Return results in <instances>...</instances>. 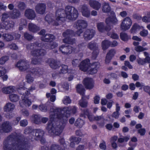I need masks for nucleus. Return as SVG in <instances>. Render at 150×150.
Listing matches in <instances>:
<instances>
[{"instance_id": "nucleus-7", "label": "nucleus", "mask_w": 150, "mask_h": 150, "mask_svg": "<svg viewBox=\"0 0 150 150\" xmlns=\"http://www.w3.org/2000/svg\"><path fill=\"white\" fill-rule=\"evenodd\" d=\"M16 66L20 71H30V72L35 77L38 76L40 75V70L38 68L29 69V66L28 62L25 59L20 60L16 64Z\"/></svg>"}, {"instance_id": "nucleus-32", "label": "nucleus", "mask_w": 150, "mask_h": 150, "mask_svg": "<svg viewBox=\"0 0 150 150\" xmlns=\"http://www.w3.org/2000/svg\"><path fill=\"white\" fill-rule=\"evenodd\" d=\"M143 28L142 26H140L137 23L134 24L130 30L131 32L132 33H135L140 29Z\"/></svg>"}, {"instance_id": "nucleus-29", "label": "nucleus", "mask_w": 150, "mask_h": 150, "mask_svg": "<svg viewBox=\"0 0 150 150\" xmlns=\"http://www.w3.org/2000/svg\"><path fill=\"white\" fill-rule=\"evenodd\" d=\"M120 109V107L119 104L117 103L116 104L115 111L112 114V117L115 119H118L120 115L119 111Z\"/></svg>"}, {"instance_id": "nucleus-52", "label": "nucleus", "mask_w": 150, "mask_h": 150, "mask_svg": "<svg viewBox=\"0 0 150 150\" xmlns=\"http://www.w3.org/2000/svg\"><path fill=\"white\" fill-rule=\"evenodd\" d=\"M137 141V139L136 137H133L131 139V142H130L129 143V144L131 146H133L134 147H135L136 146V143H134V144H133L132 143V142H136Z\"/></svg>"}, {"instance_id": "nucleus-11", "label": "nucleus", "mask_w": 150, "mask_h": 150, "mask_svg": "<svg viewBox=\"0 0 150 150\" xmlns=\"http://www.w3.org/2000/svg\"><path fill=\"white\" fill-rule=\"evenodd\" d=\"M76 88L77 92L83 96L81 99L79 101V105L83 108L86 107L87 106V103L85 100L86 98L88 99L89 98V96H83L85 90L82 84L78 85L76 86Z\"/></svg>"}, {"instance_id": "nucleus-47", "label": "nucleus", "mask_w": 150, "mask_h": 150, "mask_svg": "<svg viewBox=\"0 0 150 150\" xmlns=\"http://www.w3.org/2000/svg\"><path fill=\"white\" fill-rule=\"evenodd\" d=\"M48 45L49 46L47 45L45 46L46 47V49H53L55 47H57L58 46V45L56 42H53L50 45Z\"/></svg>"}, {"instance_id": "nucleus-44", "label": "nucleus", "mask_w": 150, "mask_h": 150, "mask_svg": "<svg viewBox=\"0 0 150 150\" xmlns=\"http://www.w3.org/2000/svg\"><path fill=\"white\" fill-rule=\"evenodd\" d=\"M63 103L65 105L70 104L71 100L69 98L68 96H65L62 100Z\"/></svg>"}, {"instance_id": "nucleus-49", "label": "nucleus", "mask_w": 150, "mask_h": 150, "mask_svg": "<svg viewBox=\"0 0 150 150\" xmlns=\"http://www.w3.org/2000/svg\"><path fill=\"white\" fill-rule=\"evenodd\" d=\"M21 114L25 117H28L29 115V113L28 110L24 109L21 110Z\"/></svg>"}, {"instance_id": "nucleus-15", "label": "nucleus", "mask_w": 150, "mask_h": 150, "mask_svg": "<svg viewBox=\"0 0 150 150\" xmlns=\"http://www.w3.org/2000/svg\"><path fill=\"white\" fill-rule=\"evenodd\" d=\"M87 22L83 20L80 19L77 20L74 24V27L77 29L86 28L87 26Z\"/></svg>"}, {"instance_id": "nucleus-38", "label": "nucleus", "mask_w": 150, "mask_h": 150, "mask_svg": "<svg viewBox=\"0 0 150 150\" xmlns=\"http://www.w3.org/2000/svg\"><path fill=\"white\" fill-rule=\"evenodd\" d=\"M9 98L11 101L14 102L18 101L19 99V97L17 95L13 93L10 94Z\"/></svg>"}, {"instance_id": "nucleus-3", "label": "nucleus", "mask_w": 150, "mask_h": 150, "mask_svg": "<svg viewBox=\"0 0 150 150\" xmlns=\"http://www.w3.org/2000/svg\"><path fill=\"white\" fill-rule=\"evenodd\" d=\"M28 141L21 139L16 133L9 135L5 139L3 144L4 150H23L28 146Z\"/></svg>"}, {"instance_id": "nucleus-42", "label": "nucleus", "mask_w": 150, "mask_h": 150, "mask_svg": "<svg viewBox=\"0 0 150 150\" xmlns=\"http://www.w3.org/2000/svg\"><path fill=\"white\" fill-rule=\"evenodd\" d=\"M120 38L123 41H126L128 40L130 38L128 36L127 34L122 32L120 33Z\"/></svg>"}, {"instance_id": "nucleus-23", "label": "nucleus", "mask_w": 150, "mask_h": 150, "mask_svg": "<svg viewBox=\"0 0 150 150\" xmlns=\"http://www.w3.org/2000/svg\"><path fill=\"white\" fill-rule=\"evenodd\" d=\"M139 42H137L134 41L133 43V45L135 46L134 50L137 52H140L148 50V48L146 47L139 45Z\"/></svg>"}, {"instance_id": "nucleus-19", "label": "nucleus", "mask_w": 150, "mask_h": 150, "mask_svg": "<svg viewBox=\"0 0 150 150\" xmlns=\"http://www.w3.org/2000/svg\"><path fill=\"white\" fill-rule=\"evenodd\" d=\"M97 27L99 31L101 32H104L105 31L109 32L111 29L110 26H107L105 27L104 23L102 22H100L97 23Z\"/></svg>"}, {"instance_id": "nucleus-4", "label": "nucleus", "mask_w": 150, "mask_h": 150, "mask_svg": "<svg viewBox=\"0 0 150 150\" xmlns=\"http://www.w3.org/2000/svg\"><path fill=\"white\" fill-rule=\"evenodd\" d=\"M41 44L37 42L28 44L27 48L30 52L31 55L33 57L31 58V63L34 64H40L42 62V59L38 58L39 56H43L46 53V51L43 49H41Z\"/></svg>"}, {"instance_id": "nucleus-16", "label": "nucleus", "mask_w": 150, "mask_h": 150, "mask_svg": "<svg viewBox=\"0 0 150 150\" xmlns=\"http://www.w3.org/2000/svg\"><path fill=\"white\" fill-rule=\"evenodd\" d=\"M84 85L87 89H91L94 87V81L93 79L89 78L85 79L83 81Z\"/></svg>"}, {"instance_id": "nucleus-12", "label": "nucleus", "mask_w": 150, "mask_h": 150, "mask_svg": "<svg viewBox=\"0 0 150 150\" xmlns=\"http://www.w3.org/2000/svg\"><path fill=\"white\" fill-rule=\"evenodd\" d=\"M132 21L130 18L127 17L122 21L120 24V29L123 30L129 29L132 25Z\"/></svg>"}, {"instance_id": "nucleus-59", "label": "nucleus", "mask_w": 150, "mask_h": 150, "mask_svg": "<svg viewBox=\"0 0 150 150\" xmlns=\"http://www.w3.org/2000/svg\"><path fill=\"white\" fill-rule=\"evenodd\" d=\"M20 125L22 127H25L28 124L27 121L26 120H21L20 122Z\"/></svg>"}, {"instance_id": "nucleus-63", "label": "nucleus", "mask_w": 150, "mask_h": 150, "mask_svg": "<svg viewBox=\"0 0 150 150\" xmlns=\"http://www.w3.org/2000/svg\"><path fill=\"white\" fill-rule=\"evenodd\" d=\"M99 147L101 149L105 150L106 147L105 142L104 141L102 143L100 144Z\"/></svg>"}, {"instance_id": "nucleus-14", "label": "nucleus", "mask_w": 150, "mask_h": 150, "mask_svg": "<svg viewBox=\"0 0 150 150\" xmlns=\"http://www.w3.org/2000/svg\"><path fill=\"white\" fill-rule=\"evenodd\" d=\"M11 125L9 122H5L0 125V133H8L11 132Z\"/></svg>"}, {"instance_id": "nucleus-35", "label": "nucleus", "mask_w": 150, "mask_h": 150, "mask_svg": "<svg viewBox=\"0 0 150 150\" xmlns=\"http://www.w3.org/2000/svg\"><path fill=\"white\" fill-rule=\"evenodd\" d=\"M110 41L107 40H105L101 43L102 49L104 50L107 49L110 46Z\"/></svg>"}, {"instance_id": "nucleus-27", "label": "nucleus", "mask_w": 150, "mask_h": 150, "mask_svg": "<svg viewBox=\"0 0 150 150\" xmlns=\"http://www.w3.org/2000/svg\"><path fill=\"white\" fill-rule=\"evenodd\" d=\"M81 12L82 15L85 17H88L90 15V11L88 10V7L86 5L82 6Z\"/></svg>"}, {"instance_id": "nucleus-20", "label": "nucleus", "mask_w": 150, "mask_h": 150, "mask_svg": "<svg viewBox=\"0 0 150 150\" xmlns=\"http://www.w3.org/2000/svg\"><path fill=\"white\" fill-rule=\"evenodd\" d=\"M50 65V67L53 69H56L58 68L60 66L59 62L52 59H49L46 61Z\"/></svg>"}, {"instance_id": "nucleus-22", "label": "nucleus", "mask_w": 150, "mask_h": 150, "mask_svg": "<svg viewBox=\"0 0 150 150\" xmlns=\"http://www.w3.org/2000/svg\"><path fill=\"white\" fill-rule=\"evenodd\" d=\"M46 5L44 4L40 3L38 4L35 7L36 11L40 14H43L45 10Z\"/></svg>"}, {"instance_id": "nucleus-24", "label": "nucleus", "mask_w": 150, "mask_h": 150, "mask_svg": "<svg viewBox=\"0 0 150 150\" xmlns=\"http://www.w3.org/2000/svg\"><path fill=\"white\" fill-rule=\"evenodd\" d=\"M113 16L112 18L108 17L106 18L105 23L107 25L110 26V25L111 23L114 24H117V23L118 20L116 17L115 13H113Z\"/></svg>"}, {"instance_id": "nucleus-51", "label": "nucleus", "mask_w": 150, "mask_h": 150, "mask_svg": "<svg viewBox=\"0 0 150 150\" xmlns=\"http://www.w3.org/2000/svg\"><path fill=\"white\" fill-rule=\"evenodd\" d=\"M24 37L25 39L29 40H31L33 38V36L28 33H24Z\"/></svg>"}, {"instance_id": "nucleus-61", "label": "nucleus", "mask_w": 150, "mask_h": 150, "mask_svg": "<svg viewBox=\"0 0 150 150\" xmlns=\"http://www.w3.org/2000/svg\"><path fill=\"white\" fill-rule=\"evenodd\" d=\"M79 62V60L77 59H74L72 62V65L73 66H76Z\"/></svg>"}, {"instance_id": "nucleus-50", "label": "nucleus", "mask_w": 150, "mask_h": 150, "mask_svg": "<svg viewBox=\"0 0 150 150\" xmlns=\"http://www.w3.org/2000/svg\"><path fill=\"white\" fill-rule=\"evenodd\" d=\"M26 79L27 82L29 83H31L34 81L33 78L30 74L27 75Z\"/></svg>"}, {"instance_id": "nucleus-13", "label": "nucleus", "mask_w": 150, "mask_h": 150, "mask_svg": "<svg viewBox=\"0 0 150 150\" xmlns=\"http://www.w3.org/2000/svg\"><path fill=\"white\" fill-rule=\"evenodd\" d=\"M34 132L35 133V135H33L31 137H29V139H33L36 140L40 139L41 142L42 143L45 142V140L42 139V137L43 136L44 134V132L43 130L40 129H36L34 130Z\"/></svg>"}, {"instance_id": "nucleus-6", "label": "nucleus", "mask_w": 150, "mask_h": 150, "mask_svg": "<svg viewBox=\"0 0 150 150\" xmlns=\"http://www.w3.org/2000/svg\"><path fill=\"white\" fill-rule=\"evenodd\" d=\"M90 63V60L88 59L83 60L79 65L80 69L83 71H88L89 74H93L96 73L98 69L100 66V64L98 62H95L89 67Z\"/></svg>"}, {"instance_id": "nucleus-10", "label": "nucleus", "mask_w": 150, "mask_h": 150, "mask_svg": "<svg viewBox=\"0 0 150 150\" xmlns=\"http://www.w3.org/2000/svg\"><path fill=\"white\" fill-rule=\"evenodd\" d=\"M63 36L65 37L63 41L65 43L72 45L75 42V40L74 39H71V38L75 35L74 31L71 30H67L64 32L62 34Z\"/></svg>"}, {"instance_id": "nucleus-5", "label": "nucleus", "mask_w": 150, "mask_h": 150, "mask_svg": "<svg viewBox=\"0 0 150 150\" xmlns=\"http://www.w3.org/2000/svg\"><path fill=\"white\" fill-rule=\"evenodd\" d=\"M35 89L34 87H31L30 89H27L23 87V83L21 87L18 88V91L20 94H22L21 97V100L20 101V105L22 107H25L30 106L32 104L31 101L29 99L28 96L30 94V92Z\"/></svg>"}, {"instance_id": "nucleus-62", "label": "nucleus", "mask_w": 150, "mask_h": 150, "mask_svg": "<svg viewBox=\"0 0 150 150\" xmlns=\"http://www.w3.org/2000/svg\"><path fill=\"white\" fill-rule=\"evenodd\" d=\"M142 21L145 23L150 22V17L148 16H144L142 18Z\"/></svg>"}, {"instance_id": "nucleus-2", "label": "nucleus", "mask_w": 150, "mask_h": 150, "mask_svg": "<svg viewBox=\"0 0 150 150\" xmlns=\"http://www.w3.org/2000/svg\"><path fill=\"white\" fill-rule=\"evenodd\" d=\"M78 16L77 10L74 7L67 6L65 10L61 8L57 9L54 16L52 13L47 15L45 20L50 24L57 26L65 21L66 19L74 20Z\"/></svg>"}, {"instance_id": "nucleus-31", "label": "nucleus", "mask_w": 150, "mask_h": 150, "mask_svg": "<svg viewBox=\"0 0 150 150\" xmlns=\"http://www.w3.org/2000/svg\"><path fill=\"white\" fill-rule=\"evenodd\" d=\"M3 39L6 41H10L14 39L13 33H4L2 35Z\"/></svg>"}, {"instance_id": "nucleus-53", "label": "nucleus", "mask_w": 150, "mask_h": 150, "mask_svg": "<svg viewBox=\"0 0 150 150\" xmlns=\"http://www.w3.org/2000/svg\"><path fill=\"white\" fill-rule=\"evenodd\" d=\"M6 72V70L4 67H0V77L5 74Z\"/></svg>"}, {"instance_id": "nucleus-9", "label": "nucleus", "mask_w": 150, "mask_h": 150, "mask_svg": "<svg viewBox=\"0 0 150 150\" xmlns=\"http://www.w3.org/2000/svg\"><path fill=\"white\" fill-rule=\"evenodd\" d=\"M10 13L8 12L4 13L2 14L1 20L3 25L1 28L7 30L13 27L14 24L13 22L6 21L10 17Z\"/></svg>"}, {"instance_id": "nucleus-1", "label": "nucleus", "mask_w": 150, "mask_h": 150, "mask_svg": "<svg viewBox=\"0 0 150 150\" xmlns=\"http://www.w3.org/2000/svg\"><path fill=\"white\" fill-rule=\"evenodd\" d=\"M77 109L74 106L65 107L62 109L55 107L50 110V120L46 129L50 135H59L67 121V117L76 112Z\"/></svg>"}, {"instance_id": "nucleus-26", "label": "nucleus", "mask_w": 150, "mask_h": 150, "mask_svg": "<svg viewBox=\"0 0 150 150\" xmlns=\"http://www.w3.org/2000/svg\"><path fill=\"white\" fill-rule=\"evenodd\" d=\"M25 15L28 18L32 19L35 17V13L32 9H29L25 11Z\"/></svg>"}, {"instance_id": "nucleus-60", "label": "nucleus", "mask_w": 150, "mask_h": 150, "mask_svg": "<svg viewBox=\"0 0 150 150\" xmlns=\"http://www.w3.org/2000/svg\"><path fill=\"white\" fill-rule=\"evenodd\" d=\"M137 61L139 65H143L145 63V61L144 59H142L139 58L137 59Z\"/></svg>"}, {"instance_id": "nucleus-58", "label": "nucleus", "mask_w": 150, "mask_h": 150, "mask_svg": "<svg viewBox=\"0 0 150 150\" xmlns=\"http://www.w3.org/2000/svg\"><path fill=\"white\" fill-rule=\"evenodd\" d=\"M39 108L43 112H46L47 110V107L45 105H41L39 106Z\"/></svg>"}, {"instance_id": "nucleus-43", "label": "nucleus", "mask_w": 150, "mask_h": 150, "mask_svg": "<svg viewBox=\"0 0 150 150\" xmlns=\"http://www.w3.org/2000/svg\"><path fill=\"white\" fill-rule=\"evenodd\" d=\"M69 70H68V66L64 65L62 66V69H60V73L65 74L69 72Z\"/></svg>"}, {"instance_id": "nucleus-55", "label": "nucleus", "mask_w": 150, "mask_h": 150, "mask_svg": "<svg viewBox=\"0 0 150 150\" xmlns=\"http://www.w3.org/2000/svg\"><path fill=\"white\" fill-rule=\"evenodd\" d=\"M129 139V137H125L123 138H120L118 139V142H127Z\"/></svg>"}, {"instance_id": "nucleus-41", "label": "nucleus", "mask_w": 150, "mask_h": 150, "mask_svg": "<svg viewBox=\"0 0 150 150\" xmlns=\"http://www.w3.org/2000/svg\"><path fill=\"white\" fill-rule=\"evenodd\" d=\"M20 15V13L19 11L17 10H14L11 14V16L12 18H17Z\"/></svg>"}, {"instance_id": "nucleus-17", "label": "nucleus", "mask_w": 150, "mask_h": 150, "mask_svg": "<svg viewBox=\"0 0 150 150\" xmlns=\"http://www.w3.org/2000/svg\"><path fill=\"white\" fill-rule=\"evenodd\" d=\"M95 33V31L93 29L87 30L84 33V39L86 40H91L93 37Z\"/></svg>"}, {"instance_id": "nucleus-34", "label": "nucleus", "mask_w": 150, "mask_h": 150, "mask_svg": "<svg viewBox=\"0 0 150 150\" xmlns=\"http://www.w3.org/2000/svg\"><path fill=\"white\" fill-rule=\"evenodd\" d=\"M71 143L70 146L71 147H74V145H72V144L74 142L76 144H78L81 141V139L79 138H77L76 137H72L70 138Z\"/></svg>"}, {"instance_id": "nucleus-21", "label": "nucleus", "mask_w": 150, "mask_h": 150, "mask_svg": "<svg viewBox=\"0 0 150 150\" xmlns=\"http://www.w3.org/2000/svg\"><path fill=\"white\" fill-rule=\"evenodd\" d=\"M20 87H21V85L19 86L18 87L16 88L13 86H10L8 87H4L2 88V92L6 94H8L10 93L14 92L17 90L18 88Z\"/></svg>"}, {"instance_id": "nucleus-33", "label": "nucleus", "mask_w": 150, "mask_h": 150, "mask_svg": "<svg viewBox=\"0 0 150 150\" xmlns=\"http://www.w3.org/2000/svg\"><path fill=\"white\" fill-rule=\"evenodd\" d=\"M15 107L14 105L12 103H8L4 106V109L5 111L11 112L13 110Z\"/></svg>"}, {"instance_id": "nucleus-36", "label": "nucleus", "mask_w": 150, "mask_h": 150, "mask_svg": "<svg viewBox=\"0 0 150 150\" xmlns=\"http://www.w3.org/2000/svg\"><path fill=\"white\" fill-rule=\"evenodd\" d=\"M41 117L39 115H33L32 119L34 123L36 124H40L41 123Z\"/></svg>"}, {"instance_id": "nucleus-40", "label": "nucleus", "mask_w": 150, "mask_h": 150, "mask_svg": "<svg viewBox=\"0 0 150 150\" xmlns=\"http://www.w3.org/2000/svg\"><path fill=\"white\" fill-rule=\"evenodd\" d=\"M88 118L91 121H93L94 120H99L102 118L101 116H98L96 117H94L92 115L90 114L88 116Z\"/></svg>"}, {"instance_id": "nucleus-30", "label": "nucleus", "mask_w": 150, "mask_h": 150, "mask_svg": "<svg viewBox=\"0 0 150 150\" xmlns=\"http://www.w3.org/2000/svg\"><path fill=\"white\" fill-rule=\"evenodd\" d=\"M28 28L30 31L33 33L36 32L40 29L39 27L32 23L29 24Z\"/></svg>"}, {"instance_id": "nucleus-28", "label": "nucleus", "mask_w": 150, "mask_h": 150, "mask_svg": "<svg viewBox=\"0 0 150 150\" xmlns=\"http://www.w3.org/2000/svg\"><path fill=\"white\" fill-rule=\"evenodd\" d=\"M54 39V36L51 34H46L44 36H42L41 40L45 42H50Z\"/></svg>"}, {"instance_id": "nucleus-48", "label": "nucleus", "mask_w": 150, "mask_h": 150, "mask_svg": "<svg viewBox=\"0 0 150 150\" xmlns=\"http://www.w3.org/2000/svg\"><path fill=\"white\" fill-rule=\"evenodd\" d=\"M7 47L11 49L14 50H17L18 49V47L14 43L8 44Z\"/></svg>"}, {"instance_id": "nucleus-18", "label": "nucleus", "mask_w": 150, "mask_h": 150, "mask_svg": "<svg viewBox=\"0 0 150 150\" xmlns=\"http://www.w3.org/2000/svg\"><path fill=\"white\" fill-rule=\"evenodd\" d=\"M91 50H93V54L95 56L97 55L99 53L98 45L94 42H91L89 43L87 46Z\"/></svg>"}, {"instance_id": "nucleus-56", "label": "nucleus", "mask_w": 150, "mask_h": 150, "mask_svg": "<svg viewBox=\"0 0 150 150\" xmlns=\"http://www.w3.org/2000/svg\"><path fill=\"white\" fill-rule=\"evenodd\" d=\"M148 34V31L146 30H143L140 33V35L143 37L146 36Z\"/></svg>"}, {"instance_id": "nucleus-64", "label": "nucleus", "mask_w": 150, "mask_h": 150, "mask_svg": "<svg viewBox=\"0 0 150 150\" xmlns=\"http://www.w3.org/2000/svg\"><path fill=\"white\" fill-rule=\"evenodd\" d=\"M143 89L144 91L149 93L150 95V87L148 86H144L143 87Z\"/></svg>"}, {"instance_id": "nucleus-54", "label": "nucleus", "mask_w": 150, "mask_h": 150, "mask_svg": "<svg viewBox=\"0 0 150 150\" xmlns=\"http://www.w3.org/2000/svg\"><path fill=\"white\" fill-rule=\"evenodd\" d=\"M50 150H61L59 145L56 144H53L51 145Z\"/></svg>"}, {"instance_id": "nucleus-39", "label": "nucleus", "mask_w": 150, "mask_h": 150, "mask_svg": "<svg viewBox=\"0 0 150 150\" xmlns=\"http://www.w3.org/2000/svg\"><path fill=\"white\" fill-rule=\"evenodd\" d=\"M84 124L83 120L80 118H78L75 122V125L81 128Z\"/></svg>"}, {"instance_id": "nucleus-46", "label": "nucleus", "mask_w": 150, "mask_h": 150, "mask_svg": "<svg viewBox=\"0 0 150 150\" xmlns=\"http://www.w3.org/2000/svg\"><path fill=\"white\" fill-rule=\"evenodd\" d=\"M9 57L8 56H5L2 57L0 59V64H3L8 60Z\"/></svg>"}, {"instance_id": "nucleus-45", "label": "nucleus", "mask_w": 150, "mask_h": 150, "mask_svg": "<svg viewBox=\"0 0 150 150\" xmlns=\"http://www.w3.org/2000/svg\"><path fill=\"white\" fill-rule=\"evenodd\" d=\"M116 52V51L114 49L110 50L107 54V57H109L112 58L115 54Z\"/></svg>"}, {"instance_id": "nucleus-25", "label": "nucleus", "mask_w": 150, "mask_h": 150, "mask_svg": "<svg viewBox=\"0 0 150 150\" xmlns=\"http://www.w3.org/2000/svg\"><path fill=\"white\" fill-rule=\"evenodd\" d=\"M89 4L91 7L96 10H99L101 6V4L100 2L94 0H90Z\"/></svg>"}, {"instance_id": "nucleus-8", "label": "nucleus", "mask_w": 150, "mask_h": 150, "mask_svg": "<svg viewBox=\"0 0 150 150\" xmlns=\"http://www.w3.org/2000/svg\"><path fill=\"white\" fill-rule=\"evenodd\" d=\"M84 48L83 44H79L77 47L74 48L71 46L66 45H62L59 47V50L64 54H68L72 53H77L82 51Z\"/></svg>"}, {"instance_id": "nucleus-37", "label": "nucleus", "mask_w": 150, "mask_h": 150, "mask_svg": "<svg viewBox=\"0 0 150 150\" xmlns=\"http://www.w3.org/2000/svg\"><path fill=\"white\" fill-rule=\"evenodd\" d=\"M102 10L103 12L105 13L109 12L110 11V8L109 3L106 2L104 3L103 4Z\"/></svg>"}, {"instance_id": "nucleus-57", "label": "nucleus", "mask_w": 150, "mask_h": 150, "mask_svg": "<svg viewBox=\"0 0 150 150\" xmlns=\"http://www.w3.org/2000/svg\"><path fill=\"white\" fill-rule=\"evenodd\" d=\"M34 130L35 129L32 130L31 128H30V127L27 128L24 130V132L25 134H27L29 133H31L33 132V134L34 133L35 134V133L34 132Z\"/></svg>"}]
</instances>
